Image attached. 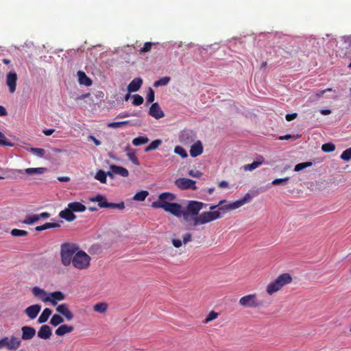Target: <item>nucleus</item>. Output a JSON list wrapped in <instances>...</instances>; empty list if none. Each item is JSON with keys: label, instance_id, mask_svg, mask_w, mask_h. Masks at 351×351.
<instances>
[{"label": "nucleus", "instance_id": "40", "mask_svg": "<svg viewBox=\"0 0 351 351\" xmlns=\"http://www.w3.org/2000/svg\"><path fill=\"white\" fill-rule=\"evenodd\" d=\"M7 172L9 173L7 176V178L16 179L18 174L23 173L24 172V170L11 169H8Z\"/></svg>", "mask_w": 351, "mask_h": 351}, {"label": "nucleus", "instance_id": "51", "mask_svg": "<svg viewBox=\"0 0 351 351\" xmlns=\"http://www.w3.org/2000/svg\"><path fill=\"white\" fill-rule=\"evenodd\" d=\"M128 123V121H120V122H112V123H109L108 124V127L110 128H118L119 127H121V126L127 124Z\"/></svg>", "mask_w": 351, "mask_h": 351}, {"label": "nucleus", "instance_id": "14", "mask_svg": "<svg viewBox=\"0 0 351 351\" xmlns=\"http://www.w3.org/2000/svg\"><path fill=\"white\" fill-rule=\"evenodd\" d=\"M56 310L59 314L63 315L68 321L72 320L74 317L73 313L70 311L66 304L58 305Z\"/></svg>", "mask_w": 351, "mask_h": 351}, {"label": "nucleus", "instance_id": "58", "mask_svg": "<svg viewBox=\"0 0 351 351\" xmlns=\"http://www.w3.org/2000/svg\"><path fill=\"white\" fill-rule=\"evenodd\" d=\"M332 90V88H326L325 90H319L317 93H316V95L318 97H322L326 92L327 91H331Z\"/></svg>", "mask_w": 351, "mask_h": 351}, {"label": "nucleus", "instance_id": "9", "mask_svg": "<svg viewBox=\"0 0 351 351\" xmlns=\"http://www.w3.org/2000/svg\"><path fill=\"white\" fill-rule=\"evenodd\" d=\"M90 201L93 202H97L98 206L100 208L123 209L125 207L124 204L123 202L119 204L108 203L107 199L101 195H97L95 197H90Z\"/></svg>", "mask_w": 351, "mask_h": 351}, {"label": "nucleus", "instance_id": "30", "mask_svg": "<svg viewBox=\"0 0 351 351\" xmlns=\"http://www.w3.org/2000/svg\"><path fill=\"white\" fill-rule=\"evenodd\" d=\"M52 313V311L50 308H45L40 315L38 317V322L40 324L46 322Z\"/></svg>", "mask_w": 351, "mask_h": 351}, {"label": "nucleus", "instance_id": "50", "mask_svg": "<svg viewBox=\"0 0 351 351\" xmlns=\"http://www.w3.org/2000/svg\"><path fill=\"white\" fill-rule=\"evenodd\" d=\"M322 149L324 152H330L335 149V146L332 143H325L322 145Z\"/></svg>", "mask_w": 351, "mask_h": 351}, {"label": "nucleus", "instance_id": "19", "mask_svg": "<svg viewBox=\"0 0 351 351\" xmlns=\"http://www.w3.org/2000/svg\"><path fill=\"white\" fill-rule=\"evenodd\" d=\"M143 84V80L141 77H136L128 84L127 90L128 93L138 91Z\"/></svg>", "mask_w": 351, "mask_h": 351}, {"label": "nucleus", "instance_id": "13", "mask_svg": "<svg viewBox=\"0 0 351 351\" xmlns=\"http://www.w3.org/2000/svg\"><path fill=\"white\" fill-rule=\"evenodd\" d=\"M64 298L65 295L61 291L49 292L47 303L56 306L58 302L64 300Z\"/></svg>", "mask_w": 351, "mask_h": 351}, {"label": "nucleus", "instance_id": "46", "mask_svg": "<svg viewBox=\"0 0 351 351\" xmlns=\"http://www.w3.org/2000/svg\"><path fill=\"white\" fill-rule=\"evenodd\" d=\"M0 145L12 147L14 144L8 141L5 135L1 132H0Z\"/></svg>", "mask_w": 351, "mask_h": 351}, {"label": "nucleus", "instance_id": "22", "mask_svg": "<svg viewBox=\"0 0 351 351\" xmlns=\"http://www.w3.org/2000/svg\"><path fill=\"white\" fill-rule=\"evenodd\" d=\"M110 169L114 173V175H119L124 178L129 176L128 169L121 166L111 165H110Z\"/></svg>", "mask_w": 351, "mask_h": 351}, {"label": "nucleus", "instance_id": "62", "mask_svg": "<svg viewBox=\"0 0 351 351\" xmlns=\"http://www.w3.org/2000/svg\"><path fill=\"white\" fill-rule=\"evenodd\" d=\"M58 180L60 181V182H69L70 180V178L69 177H67V176H60L58 178Z\"/></svg>", "mask_w": 351, "mask_h": 351}, {"label": "nucleus", "instance_id": "18", "mask_svg": "<svg viewBox=\"0 0 351 351\" xmlns=\"http://www.w3.org/2000/svg\"><path fill=\"white\" fill-rule=\"evenodd\" d=\"M22 336L21 339L23 340L32 339L36 335V330L28 326H25L21 328Z\"/></svg>", "mask_w": 351, "mask_h": 351}, {"label": "nucleus", "instance_id": "33", "mask_svg": "<svg viewBox=\"0 0 351 351\" xmlns=\"http://www.w3.org/2000/svg\"><path fill=\"white\" fill-rule=\"evenodd\" d=\"M57 227H60V225L58 223H46L42 226H36L35 230L36 231H43V230H47V229L53 228H57Z\"/></svg>", "mask_w": 351, "mask_h": 351}, {"label": "nucleus", "instance_id": "36", "mask_svg": "<svg viewBox=\"0 0 351 351\" xmlns=\"http://www.w3.org/2000/svg\"><path fill=\"white\" fill-rule=\"evenodd\" d=\"M127 156L128 159L135 165L138 166L140 165V162L138 160V158L136 155L135 151H130L127 153Z\"/></svg>", "mask_w": 351, "mask_h": 351}, {"label": "nucleus", "instance_id": "29", "mask_svg": "<svg viewBox=\"0 0 351 351\" xmlns=\"http://www.w3.org/2000/svg\"><path fill=\"white\" fill-rule=\"evenodd\" d=\"M68 207L70 208L73 212H84L86 208L84 205L78 202H71L68 204Z\"/></svg>", "mask_w": 351, "mask_h": 351}, {"label": "nucleus", "instance_id": "23", "mask_svg": "<svg viewBox=\"0 0 351 351\" xmlns=\"http://www.w3.org/2000/svg\"><path fill=\"white\" fill-rule=\"evenodd\" d=\"M51 335V330L47 325H43L38 332V336L43 339H49Z\"/></svg>", "mask_w": 351, "mask_h": 351}, {"label": "nucleus", "instance_id": "59", "mask_svg": "<svg viewBox=\"0 0 351 351\" xmlns=\"http://www.w3.org/2000/svg\"><path fill=\"white\" fill-rule=\"evenodd\" d=\"M8 114V112L5 107L0 106V117H4Z\"/></svg>", "mask_w": 351, "mask_h": 351}, {"label": "nucleus", "instance_id": "11", "mask_svg": "<svg viewBox=\"0 0 351 351\" xmlns=\"http://www.w3.org/2000/svg\"><path fill=\"white\" fill-rule=\"evenodd\" d=\"M196 135L194 132L190 130L182 131L179 135V141L184 145H189L195 141Z\"/></svg>", "mask_w": 351, "mask_h": 351}, {"label": "nucleus", "instance_id": "52", "mask_svg": "<svg viewBox=\"0 0 351 351\" xmlns=\"http://www.w3.org/2000/svg\"><path fill=\"white\" fill-rule=\"evenodd\" d=\"M146 99H147V102H149V103H152L154 101V99H155L154 92L152 88H149Z\"/></svg>", "mask_w": 351, "mask_h": 351}, {"label": "nucleus", "instance_id": "48", "mask_svg": "<svg viewBox=\"0 0 351 351\" xmlns=\"http://www.w3.org/2000/svg\"><path fill=\"white\" fill-rule=\"evenodd\" d=\"M132 97V104L134 106H140L143 103L144 99L142 96L139 95H134Z\"/></svg>", "mask_w": 351, "mask_h": 351}, {"label": "nucleus", "instance_id": "24", "mask_svg": "<svg viewBox=\"0 0 351 351\" xmlns=\"http://www.w3.org/2000/svg\"><path fill=\"white\" fill-rule=\"evenodd\" d=\"M74 330V327L70 325H61L56 330V335L58 336H63L67 333L71 332Z\"/></svg>", "mask_w": 351, "mask_h": 351}, {"label": "nucleus", "instance_id": "38", "mask_svg": "<svg viewBox=\"0 0 351 351\" xmlns=\"http://www.w3.org/2000/svg\"><path fill=\"white\" fill-rule=\"evenodd\" d=\"M28 151L39 158L44 157V156L45 154V150L43 148L31 147L28 149Z\"/></svg>", "mask_w": 351, "mask_h": 351}, {"label": "nucleus", "instance_id": "57", "mask_svg": "<svg viewBox=\"0 0 351 351\" xmlns=\"http://www.w3.org/2000/svg\"><path fill=\"white\" fill-rule=\"evenodd\" d=\"M297 113L287 114L286 115V120L288 121H291L292 120H294L297 117Z\"/></svg>", "mask_w": 351, "mask_h": 351}, {"label": "nucleus", "instance_id": "39", "mask_svg": "<svg viewBox=\"0 0 351 351\" xmlns=\"http://www.w3.org/2000/svg\"><path fill=\"white\" fill-rule=\"evenodd\" d=\"M157 43H153V42H147L145 43L143 47H141L139 50V52L141 53H147L151 51L152 47L157 45Z\"/></svg>", "mask_w": 351, "mask_h": 351}, {"label": "nucleus", "instance_id": "4", "mask_svg": "<svg viewBox=\"0 0 351 351\" xmlns=\"http://www.w3.org/2000/svg\"><path fill=\"white\" fill-rule=\"evenodd\" d=\"M78 247L73 243H65L60 246V260L61 263L64 267L69 266L73 260Z\"/></svg>", "mask_w": 351, "mask_h": 351}, {"label": "nucleus", "instance_id": "44", "mask_svg": "<svg viewBox=\"0 0 351 351\" xmlns=\"http://www.w3.org/2000/svg\"><path fill=\"white\" fill-rule=\"evenodd\" d=\"M95 179L100 181L101 183L106 182V173L105 171L102 170H99L97 172L95 175Z\"/></svg>", "mask_w": 351, "mask_h": 351}, {"label": "nucleus", "instance_id": "12", "mask_svg": "<svg viewBox=\"0 0 351 351\" xmlns=\"http://www.w3.org/2000/svg\"><path fill=\"white\" fill-rule=\"evenodd\" d=\"M17 79L18 77L15 72H9L6 74L5 82L11 93L16 91Z\"/></svg>", "mask_w": 351, "mask_h": 351}, {"label": "nucleus", "instance_id": "61", "mask_svg": "<svg viewBox=\"0 0 351 351\" xmlns=\"http://www.w3.org/2000/svg\"><path fill=\"white\" fill-rule=\"evenodd\" d=\"M88 138L92 140L96 145L98 146V145H101V142L99 140H97L95 137H94L93 136H92V135L89 136Z\"/></svg>", "mask_w": 351, "mask_h": 351}, {"label": "nucleus", "instance_id": "16", "mask_svg": "<svg viewBox=\"0 0 351 351\" xmlns=\"http://www.w3.org/2000/svg\"><path fill=\"white\" fill-rule=\"evenodd\" d=\"M149 114L156 119H161L165 116L164 112L158 103L152 104L149 110Z\"/></svg>", "mask_w": 351, "mask_h": 351}, {"label": "nucleus", "instance_id": "34", "mask_svg": "<svg viewBox=\"0 0 351 351\" xmlns=\"http://www.w3.org/2000/svg\"><path fill=\"white\" fill-rule=\"evenodd\" d=\"M149 193L147 191H141L137 192L133 197V199L135 201H144L145 198L148 196Z\"/></svg>", "mask_w": 351, "mask_h": 351}, {"label": "nucleus", "instance_id": "15", "mask_svg": "<svg viewBox=\"0 0 351 351\" xmlns=\"http://www.w3.org/2000/svg\"><path fill=\"white\" fill-rule=\"evenodd\" d=\"M32 293L34 297L37 300L47 303L49 292H47L45 289H41L39 287H34L32 289Z\"/></svg>", "mask_w": 351, "mask_h": 351}, {"label": "nucleus", "instance_id": "53", "mask_svg": "<svg viewBox=\"0 0 351 351\" xmlns=\"http://www.w3.org/2000/svg\"><path fill=\"white\" fill-rule=\"evenodd\" d=\"M289 180V178L288 177H286V178H277V179L274 180L271 182V184H273V185H278V184H280L286 183Z\"/></svg>", "mask_w": 351, "mask_h": 351}, {"label": "nucleus", "instance_id": "49", "mask_svg": "<svg viewBox=\"0 0 351 351\" xmlns=\"http://www.w3.org/2000/svg\"><path fill=\"white\" fill-rule=\"evenodd\" d=\"M341 158L345 161H349L351 159V148H348L343 152Z\"/></svg>", "mask_w": 351, "mask_h": 351}, {"label": "nucleus", "instance_id": "45", "mask_svg": "<svg viewBox=\"0 0 351 351\" xmlns=\"http://www.w3.org/2000/svg\"><path fill=\"white\" fill-rule=\"evenodd\" d=\"M11 234L13 237H25L28 234V232L23 230L13 229L11 230Z\"/></svg>", "mask_w": 351, "mask_h": 351}, {"label": "nucleus", "instance_id": "54", "mask_svg": "<svg viewBox=\"0 0 351 351\" xmlns=\"http://www.w3.org/2000/svg\"><path fill=\"white\" fill-rule=\"evenodd\" d=\"M188 174L193 178H200L202 176V172L196 170H190Z\"/></svg>", "mask_w": 351, "mask_h": 351}, {"label": "nucleus", "instance_id": "37", "mask_svg": "<svg viewBox=\"0 0 351 351\" xmlns=\"http://www.w3.org/2000/svg\"><path fill=\"white\" fill-rule=\"evenodd\" d=\"M63 322V318L60 315L57 314L53 315L50 320V324L53 326H57Z\"/></svg>", "mask_w": 351, "mask_h": 351}, {"label": "nucleus", "instance_id": "1", "mask_svg": "<svg viewBox=\"0 0 351 351\" xmlns=\"http://www.w3.org/2000/svg\"><path fill=\"white\" fill-rule=\"evenodd\" d=\"M206 204L198 201H189L186 210L182 208V217L187 221H193L194 226L204 225L222 217L219 210L205 211L199 215V212Z\"/></svg>", "mask_w": 351, "mask_h": 351}, {"label": "nucleus", "instance_id": "42", "mask_svg": "<svg viewBox=\"0 0 351 351\" xmlns=\"http://www.w3.org/2000/svg\"><path fill=\"white\" fill-rule=\"evenodd\" d=\"M174 152L180 156L182 158H186L188 156L186 151L181 146H176L174 148Z\"/></svg>", "mask_w": 351, "mask_h": 351}, {"label": "nucleus", "instance_id": "3", "mask_svg": "<svg viewBox=\"0 0 351 351\" xmlns=\"http://www.w3.org/2000/svg\"><path fill=\"white\" fill-rule=\"evenodd\" d=\"M252 196L250 195V194L246 193L243 198L234 202L226 204L225 206L222 205L226 202V200L222 199L219 202V204L217 205H210L209 206V211H215V209L218 208L217 210H219L220 213L222 215L221 212L230 211L237 209L243 206L245 204L250 202Z\"/></svg>", "mask_w": 351, "mask_h": 351}, {"label": "nucleus", "instance_id": "60", "mask_svg": "<svg viewBox=\"0 0 351 351\" xmlns=\"http://www.w3.org/2000/svg\"><path fill=\"white\" fill-rule=\"evenodd\" d=\"M55 132V130L54 129H45L43 130V132L46 135V136H50L51 135L53 132Z\"/></svg>", "mask_w": 351, "mask_h": 351}, {"label": "nucleus", "instance_id": "10", "mask_svg": "<svg viewBox=\"0 0 351 351\" xmlns=\"http://www.w3.org/2000/svg\"><path fill=\"white\" fill-rule=\"evenodd\" d=\"M175 185L181 190H196V182L185 178L176 179L174 182Z\"/></svg>", "mask_w": 351, "mask_h": 351}, {"label": "nucleus", "instance_id": "5", "mask_svg": "<svg viewBox=\"0 0 351 351\" xmlns=\"http://www.w3.org/2000/svg\"><path fill=\"white\" fill-rule=\"evenodd\" d=\"M292 277L289 274L285 273L280 275L274 281L269 283L266 287L267 293L272 295L280 291L285 285L291 283Z\"/></svg>", "mask_w": 351, "mask_h": 351}, {"label": "nucleus", "instance_id": "56", "mask_svg": "<svg viewBox=\"0 0 351 351\" xmlns=\"http://www.w3.org/2000/svg\"><path fill=\"white\" fill-rule=\"evenodd\" d=\"M172 243H173V245L176 248L181 247L182 245V241L180 239H174L172 240Z\"/></svg>", "mask_w": 351, "mask_h": 351}, {"label": "nucleus", "instance_id": "41", "mask_svg": "<svg viewBox=\"0 0 351 351\" xmlns=\"http://www.w3.org/2000/svg\"><path fill=\"white\" fill-rule=\"evenodd\" d=\"M38 220L39 217H37V215H32L27 216L25 219L23 221V223L25 224L30 225L36 222Z\"/></svg>", "mask_w": 351, "mask_h": 351}, {"label": "nucleus", "instance_id": "35", "mask_svg": "<svg viewBox=\"0 0 351 351\" xmlns=\"http://www.w3.org/2000/svg\"><path fill=\"white\" fill-rule=\"evenodd\" d=\"M171 78L169 77H163L156 80L154 83V87L164 86L167 85L170 82Z\"/></svg>", "mask_w": 351, "mask_h": 351}, {"label": "nucleus", "instance_id": "6", "mask_svg": "<svg viewBox=\"0 0 351 351\" xmlns=\"http://www.w3.org/2000/svg\"><path fill=\"white\" fill-rule=\"evenodd\" d=\"M90 261V257L85 252L77 250L71 264L75 269L82 270L89 267Z\"/></svg>", "mask_w": 351, "mask_h": 351}, {"label": "nucleus", "instance_id": "21", "mask_svg": "<svg viewBox=\"0 0 351 351\" xmlns=\"http://www.w3.org/2000/svg\"><path fill=\"white\" fill-rule=\"evenodd\" d=\"M59 216L67 221H73L76 218L73 210L68 206L64 210L60 212Z\"/></svg>", "mask_w": 351, "mask_h": 351}, {"label": "nucleus", "instance_id": "7", "mask_svg": "<svg viewBox=\"0 0 351 351\" xmlns=\"http://www.w3.org/2000/svg\"><path fill=\"white\" fill-rule=\"evenodd\" d=\"M21 345V339L14 335L4 337L0 339V350H16Z\"/></svg>", "mask_w": 351, "mask_h": 351}, {"label": "nucleus", "instance_id": "63", "mask_svg": "<svg viewBox=\"0 0 351 351\" xmlns=\"http://www.w3.org/2000/svg\"><path fill=\"white\" fill-rule=\"evenodd\" d=\"M50 215L48 213H42L39 215H37V217H39V219L41 218H48L49 217Z\"/></svg>", "mask_w": 351, "mask_h": 351}, {"label": "nucleus", "instance_id": "20", "mask_svg": "<svg viewBox=\"0 0 351 351\" xmlns=\"http://www.w3.org/2000/svg\"><path fill=\"white\" fill-rule=\"evenodd\" d=\"M203 152V146L200 141L194 143L190 149V155L192 157H197Z\"/></svg>", "mask_w": 351, "mask_h": 351}, {"label": "nucleus", "instance_id": "43", "mask_svg": "<svg viewBox=\"0 0 351 351\" xmlns=\"http://www.w3.org/2000/svg\"><path fill=\"white\" fill-rule=\"evenodd\" d=\"M219 316V313L214 311H211L208 313V314L207 315L206 319H205V321L204 322L206 324H208L212 321H213L214 319H217Z\"/></svg>", "mask_w": 351, "mask_h": 351}, {"label": "nucleus", "instance_id": "55", "mask_svg": "<svg viewBox=\"0 0 351 351\" xmlns=\"http://www.w3.org/2000/svg\"><path fill=\"white\" fill-rule=\"evenodd\" d=\"M183 243L186 244L187 243L190 242L192 239L191 234L189 233L185 234L183 237Z\"/></svg>", "mask_w": 351, "mask_h": 351}, {"label": "nucleus", "instance_id": "8", "mask_svg": "<svg viewBox=\"0 0 351 351\" xmlns=\"http://www.w3.org/2000/svg\"><path fill=\"white\" fill-rule=\"evenodd\" d=\"M239 304L243 307L252 308H256L261 306V303L258 300L257 295L255 293L241 297L239 299Z\"/></svg>", "mask_w": 351, "mask_h": 351}, {"label": "nucleus", "instance_id": "17", "mask_svg": "<svg viewBox=\"0 0 351 351\" xmlns=\"http://www.w3.org/2000/svg\"><path fill=\"white\" fill-rule=\"evenodd\" d=\"M41 310V306L39 305V304H33V305H31L29 306H28L25 312L27 315V316L31 319H35L38 314L39 313V312Z\"/></svg>", "mask_w": 351, "mask_h": 351}, {"label": "nucleus", "instance_id": "47", "mask_svg": "<svg viewBox=\"0 0 351 351\" xmlns=\"http://www.w3.org/2000/svg\"><path fill=\"white\" fill-rule=\"evenodd\" d=\"M312 163L310 162H302L296 165L294 168L295 171H300L306 167H311Z\"/></svg>", "mask_w": 351, "mask_h": 351}, {"label": "nucleus", "instance_id": "25", "mask_svg": "<svg viewBox=\"0 0 351 351\" xmlns=\"http://www.w3.org/2000/svg\"><path fill=\"white\" fill-rule=\"evenodd\" d=\"M264 158L262 156H260L258 160L254 161L251 164L245 165L243 167V169L244 171H252L256 168H258L260 165L264 163Z\"/></svg>", "mask_w": 351, "mask_h": 351}, {"label": "nucleus", "instance_id": "28", "mask_svg": "<svg viewBox=\"0 0 351 351\" xmlns=\"http://www.w3.org/2000/svg\"><path fill=\"white\" fill-rule=\"evenodd\" d=\"M77 76L79 79V83L80 84H83L86 86H90L92 84V81L89 77L86 76L84 72L81 71H78Z\"/></svg>", "mask_w": 351, "mask_h": 351}, {"label": "nucleus", "instance_id": "32", "mask_svg": "<svg viewBox=\"0 0 351 351\" xmlns=\"http://www.w3.org/2000/svg\"><path fill=\"white\" fill-rule=\"evenodd\" d=\"M162 144L160 139H156L153 141L147 147L145 148V152H149L152 150L158 149V147Z\"/></svg>", "mask_w": 351, "mask_h": 351}, {"label": "nucleus", "instance_id": "27", "mask_svg": "<svg viewBox=\"0 0 351 351\" xmlns=\"http://www.w3.org/2000/svg\"><path fill=\"white\" fill-rule=\"evenodd\" d=\"M45 167H32L24 169V172L28 175H42L47 172Z\"/></svg>", "mask_w": 351, "mask_h": 351}, {"label": "nucleus", "instance_id": "26", "mask_svg": "<svg viewBox=\"0 0 351 351\" xmlns=\"http://www.w3.org/2000/svg\"><path fill=\"white\" fill-rule=\"evenodd\" d=\"M108 304L105 302H97L93 306L94 311L101 314L106 313L108 311Z\"/></svg>", "mask_w": 351, "mask_h": 351}, {"label": "nucleus", "instance_id": "2", "mask_svg": "<svg viewBox=\"0 0 351 351\" xmlns=\"http://www.w3.org/2000/svg\"><path fill=\"white\" fill-rule=\"evenodd\" d=\"M176 199V195L165 192L159 195L158 201L153 202L152 206L155 208H162L177 217H182V206L171 202Z\"/></svg>", "mask_w": 351, "mask_h": 351}, {"label": "nucleus", "instance_id": "64", "mask_svg": "<svg viewBox=\"0 0 351 351\" xmlns=\"http://www.w3.org/2000/svg\"><path fill=\"white\" fill-rule=\"evenodd\" d=\"M228 186V182H226L225 180L221 181L219 183V186L221 188H225V187H227Z\"/></svg>", "mask_w": 351, "mask_h": 351}, {"label": "nucleus", "instance_id": "31", "mask_svg": "<svg viewBox=\"0 0 351 351\" xmlns=\"http://www.w3.org/2000/svg\"><path fill=\"white\" fill-rule=\"evenodd\" d=\"M149 142V138L145 136H140L136 138H134L132 140V144L134 146H139L141 145H145Z\"/></svg>", "mask_w": 351, "mask_h": 351}]
</instances>
